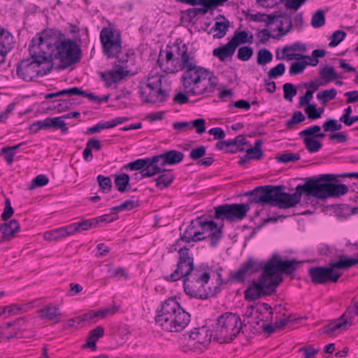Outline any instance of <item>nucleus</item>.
I'll return each mask as SVG.
<instances>
[{"instance_id": "obj_5", "label": "nucleus", "mask_w": 358, "mask_h": 358, "mask_svg": "<svg viewBox=\"0 0 358 358\" xmlns=\"http://www.w3.org/2000/svg\"><path fill=\"white\" fill-rule=\"evenodd\" d=\"M42 43L39 41L38 36L33 38L29 44V50L30 57L22 59L17 67V75L19 78L31 81L34 78L43 76L49 73L53 67L48 57L45 54V49H41Z\"/></svg>"}, {"instance_id": "obj_42", "label": "nucleus", "mask_w": 358, "mask_h": 358, "mask_svg": "<svg viewBox=\"0 0 358 358\" xmlns=\"http://www.w3.org/2000/svg\"><path fill=\"white\" fill-rule=\"evenodd\" d=\"M97 182L101 190L103 192H110L113 187V184L110 177L99 175L97 176Z\"/></svg>"}, {"instance_id": "obj_38", "label": "nucleus", "mask_w": 358, "mask_h": 358, "mask_svg": "<svg viewBox=\"0 0 358 358\" xmlns=\"http://www.w3.org/2000/svg\"><path fill=\"white\" fill-rule=\"evenodd\" d=\"M320 76L326 83L334 80L337 78L336 72L333 66L326 65L320 69Z\"/></svg>"}, {"instance_id": "obj_46", "label": "nucleus", "mask_w": 358, "mask_h": 358, "mask_svg": "<svg viewBox=\"0 0 358 358\" xmlns=\"http://www.w3.org/2000/svg\"><path fill=\"white\" fill-rule=\"evenodd\" d=\"M322 128L325 132H332L341 130L342 129V124L338 123L336 120L328 119L325 122L323 123Z\"/></svg>"}, {"instance_id": "obj_18", "label": "nucleus", "mask_w": 358, "mask_h": 358, "mask_svg": "<svg viewBox=\"0 0 358 358\" xmlns=\"http://www.w3.org/2000/svg\"><path fill=\"white\" fill-rule=\"evenodd\" d=\"M356 312L354 303L352 302V305L347 308L345 313L339 318L324 327V333L331 335L338 329L346 330L348 324H352V320L357 315Z\"/></svg>"}, {"instance_id": "obj_26", "label": "nucleus", "mask_w": 358, "mask_h": 358, "mask_svg": "<svg viewBox=\"0 0 358 358\" xmlns=\"http://www.w3.org/2000/svg\"><path fill=\"white\" fill-rule=\"evenodd\" d=\"M38 312L41 319L55 321V323H58L62 316L58 307L50 305L38 310Z\"/></svg>"}, {"instance_id": "obj_57", "label": "nucleus", "mask_w": 358, "mask_h": 358, "mask_svg": "<svg viewBox=\"0 0 358 358\" xmlns=\"http://www.w3.org/2000/svg\"><path fill=\"white\" fill-rule=\"evenodd\" d=\"M14 214V210L11 206L10 200L8 198H6L5 200V206L3 209V212L1 215V218L3 221H6L10 219Z\"/></svg>"}, {"instance_id": "obj_30", "label": "nucleus", "mask_w": 358, "mask_h": 358, "mask_svg": "<svg viewBox=\"0 0 358 358\" xmlns=\"http://www.w3.org/2000/svg\"><path fill=\"white\" fill-rule=\"evenodd\" d=\"M236 48L241 45L246 43H252L253 41V35L249 34L246 31H236L229 41Z\"/></svg>"}, {"instance_id": "obj_56", "label": "nucleus", "mask_w": 358, "mask_h": 358, "mask_svg": "<svg viewBox=\"0 0 358 358\" xmlns=\"http://www.w3.org/2000/svg\"><path fill=\"white\" fill-rule=\"evenodd\" d=\"M346 36V33L341 30L335 31L332 34V40L329 43L330 47L337 46L341 41H343Z\"/></svg>"}, {"instance_id": "obj_12", "label": "nucleus", "mask_w": 358, "mask_h": 358, "mask_svg": "<svg viewBox=\"0 0 358 358\" xmlns=\"http://www.w3.org/2000/svg\"><path fill=\"white\" fill-rule=\"evenodd\" d=\"M103 52L108 58L117 57L122 52V38L119 31L104 27L100 32Z\"/></svg>"}, {"instance_id": "obj_13", "label": "nucleus", "mask_w": 358, "mask_h": 358, "mask_svg": "<svg viewBox=\"0 0 358 358\" xmlns=\"http://www.w3.org/2000/svg\"><path fill=\"white\" fill-rule=\"evenodd\" d=\"M212 333L209 334L208 329L205 327L195 329L187 337L184 338L185 346L184 351L199 350L203 351L211 341Z\"/></svg>"}, {"instance_id": "obj_45", "label": "nucleus", "mask_w": 358, "mask_h": 358, "mask_svg": "<svg viewBox=\"0 0 358 358\" xmlns=\"http://www.w3.org/2000/svg\"><path fill=\"white\" fill-rule=\"evenodd\" d=\"M253 52V49L250 46L241 47L238 50L237 58L243 62L248 61Z\"/></svg>"}, {"instance_id": "obj_37", "label": "nucleus", "mask_w": 358, "mask_h": 358, "mask_svg": "<svg viewBox=\"0 0 358 358\" xmlns=\"http://www.w3.org/2000/svg\"><path fill=\"white\" fill-rule=\"evenodd\" d=\"M156 179V186L159 189H164L169 187L173 182L174 176L171 171H164Z\"/></svg>"}, {"instance_id": "obj_47", "label": "nucleus", "mask_w": 358, "mask_h": 358, "mask_svg": "<svg viewBox=\"0 0 358 358\" xmlns=\"http://www.w3.org/2000/svg\"><path fill=\"white\" fill-rule=\"evenodd\" d=\"M301 159L300 155L298 153H291L286 152L277 157V160L280 163H289L291 162H296Z\"/></svg>"}, {"instance_id": "obj_24", "label": "nucleus", "mask_w": 358, "mask_h": 358, "mask_svg": "<svg viewBox=\"0 0 358 358\" xmlns=\"http://www.w3.org/2000/svg\"><path fill=\"white\" fill-rule=\"evenodd\" d=\"M20 227L19 222L15 219L2 223L0 225V243L6 241H10L15 237Z\"/></svg>"}, {"instance_id": "obj_63", "label": "nucleus", "mask_w": 358, "mask_h": 358, "mask_svg": "<svg viewBox=\"0 0 358 358\" xmlns=\"http://www.w3.org/2000/svg\"><path fill=\"white\" fill-rule=\"evenodd\" d=\"M1 153L8 164H11L13 163L15 152L10 148V146L2 148Z\"/></svg>"}, {"instance_id": "obj_20", "label": "nucleus", "mask_w": 358, "mask_h": 358, "mask_svg": "<svg viewBox=\"0 0 358 358\" xmlns=\"http://www.w3.org/2000/svg\"><path fill=\"white\" fill-rule=\"evenodd\" d=\"M292 29V18L289 15L284 14L282 20L280 21V24L277 29L279 34L277 36L273 35L268 29H264L259 32L258 37L260 38L261 43H266L269 38L279 39L280 37L286 35Z\"/></svg>"}, {"instance_id": "obj_17", "label": "nucleus", "mask_w": 358, "mask_h": 358, "mask_svg": "<svg viewBox=\"0 0 358 358\" xmlns=\"http://www.w3.org/2000/svg\"><path fill=\"white\" fill-rule=\"evenodd\" d=\"M198 231L201 236H207L210 239L212 247L217 245L222 238V227H218L217 223L213 220H207L203 216L197 217Z\"/></svg>"}, {"instance_id": "obj_54", "label": "nucleus", "mask_w": 358, "mask_h": 358, "mask_svg": "<svg viewBox=\"0 0 358 358\" xmlns=\"http://www.w3.org/2000/svg\"><path fill=\"white\" fill-rule=\"evenodd\" d=\"M107 272L109 274L110 278H118V279H120L122 277H124L125 278H127V274L125 272V270L122 267L113 268L110 265H108Z\"/></svg>"}, {"instance_id": "obj_48", "label": "nucleus", "mask_w": 358, "mask_h": 358, "mask_svg": "<svg viewBox=\"0 0 358 358\" xmlns=\"http://www.w3.org/2000/svg\"><path fill=\"white\" fill-rule=\"evenodd\" d=\"M57 94H58V97L61 96H84L85 91H83L81 88L74 87L69 89H64L62 90H60L59 92H57Z\"/></svg>"}, {"instance_id": "obj_55", "label": "nucleus", "mask_w": 358, "mask_h": 358, "mask_svg": "<svg viewBox=\"0 0 358 358\" xmlns=\"http://www.w3.org/2000/svg\"><path fill=\"white\" fill-rule=\"evenodd\" d=\"M48 182L49 179L45 175L40 174L32 180L29 189H32L36 187L45 186L48 183Z\"/></svg>"}, {"instance_id": "obj_1", "label": "nucleus", "mask_w": 358, "mask_h": 358, "mask_svg": "<svg viewBox=\"0 0 358 358\" xmlns=\"http://www.w3.org/2000/svg\"><path fill=\"white\" fill-rule=\"evenodd\" d=\"M338 178H358V172L344 173L341 175L320 174L308 178L304 184H300L296 187V192L292 194L285 192L284 185L262 187H258L255 191L262 192L258 196V201L271 203L282 209H287L299 203L303 194L308 196H312L320 201L346 194L349 191V187L346 185L331 182H338Z\"/></svg>"}, {"instance_id": "obj_33", "label": "nucleus", "mask_w": 358, "mask_h": 358, "mask_svg": "<svg viewBox=\"0 0 358 358\" xmlns=\"http://www.w3.org/2000/svg\"><path fill=\"white\" fill-rule=\"evenodd\" d=\"M130 177L127 173H122L120 175L115 176V185L117 187V189L122 192H126L131 189V186L129 184Z\"/></svg>"}, {"instance_id": "obj_21", "label": "nucleus", "mask_w": 358, "mask_h": 358, "mask_svg": "<svg viewBox=\"0 0 358 358\" xmlns=\"http://www.w3.org/2000/svg\"><path fill=\"white\" fill-rule=\"evenodd\" d=\"M155 163L161 168V173L166 171L165 166L179 164L183 160L184 154L182 152L171 150L160 155H155Z\"/></svg>"}, {"instance_id": "obj_8", "label": "nucleus", "mask_w": 358, "mask_h": 358, "mask_svg": "<svg viewBox=\"0 0 358 358\" xmlns=\"http://www.w3.org/2000/svg\"><path fill=\"white\" fill-rule=\"evenodd\" d=\"M245 320L241 321L238 315L227 312L220 315L213 327L214 339L220 343H229L240 334L245 326Z\"/></svg>"}, {"instance_id": "obj_34", "label": "nucleus", "mask_w": 358, "mask_h": 358, "mask_svg": "<svg viewBox=\"0 0 358 358\" xmlns=\"http://www.w3.org/2000/svg\"><path fill=\"white\" fill-rule=\"evenodd\" d=\"M331 264L335 271L336 269H348L358 264V258H350L341 255L338 262H331Z\"/></svg>"}, {"instance_id": "obj_32", "label": "nucleus", "mask_w": 358, "mask_h": 358, "mask_svg": "<svg viewBox=\"0 0 358 358\" xmlns=\"http://www.w3.org/2000/svg\"><path fill=\"white\" fill-rule=\"evenodd\" d=\"M229 21L226 20V21H217L215 25L208 31V34H210L213 31H217L216 34L213 35L214 38H222L226 34L229 27Z\"/></svg>"}, {"instance_id": "obj_58", "label": "nucleus", "mask_w": 358, "mask_h": 358, "mask_svg": "<svg viewBox=\"0 0 358 358\" xmlns=\"http://www.w3.org/2000/svg\"><path fill=\"white\" fill-rule=\"evenodd\" d=\"M248 142L243 135H238L234 139L227 140V149H233L237 145H248Z\"/></svg>"}, {"instance_id": "obj_62", "label": "nucleus", "mask_w": 358, "mask_h": 358, "mask_svg": "<svg viewBox=\"0 0 358 358\" xmlns=\"http://www.w3.org/2000/svg\"><path fill=\"white\" fill-rule=\"evenodd\" d=\"M104 334V329L102 327L98 326L94 329L91 330L88 335V340H92L95 343L101 338Z\"/></svg>"}, {"instance_id": "obj_2", "label": "nucleus", "mask_w": 358, "mask_h": 358, "mask_svg": "<svg viewBox=\"0 0 358 358\" xmlns=\"http://www.w3.org/2000/svg\"><path fill=\"white\" fill-rule=\"evenodd\" d=\"M260 270L263 271L261 276L257 280H253L244 292L247 301H253L272 295L283 280L280 271V256L278 255H273L266 263L249 257L238 271L231 273V278L236 282H243L247 277Z\"/></svg>"}, {"instance_id": "obj_43", "label": "nucleus", "mask_w": 358, "mask_h": 358, "mask_svg": "<svg viewBox=\"0 0 358 358\" xmlns=\"http://www.w3.org/2000/svg\"><path fill=\"white\" fill-rule=\"evenodd\" d=\"M325 24L324 12L322 10H317L312 17L311 25L314 28H319Z\"/></svg>"}, {"instance_id": "obj_44", "label": "nucleus", "mask_w": 358, "mask_h": 358, "mask_svg": "<svg viewBox=\"0 0 358 358\" xmlns=\"http://www.w3.org/2000/svg\"><path fill=\"white\" fill-rule=\"evenodd\" d=\"M305 119L306 117L301 111H296L293 113L292 118L285 122V127L287 129H292L295 124L303 122Z\"/></svg>"}, {"instance_id": "obj_35", "label": "nucleus", "mask_w": 358, "mask_h": 358, "mask_svg": "<svg viewBox=\"0 0 358 358\" xmlns=\"http://www.w3.org/2000/svg\"><path fill=\"white\" fill-rule=\"evenodd\" d=\"M262 306L263 307V310L257 308L254 306H248L245 310L243 317L247 318L253 317L255 315L262 314V313L265 311L268 313L271 318L273 315L271 307L266 303H263Z\"/></svg>"}, {"instance_id": "obj_22", "label": "nucleus", "mask_w": 358, "mask_h": 358, "mask_svg": "<svg viewBox=\"0 0 358 358\" xmlns=\"http://www.w3.org/2000/svg\"><path fill=\"white\" fill-rule=\"evenodd\" d=\"M197 218L192 220L189 224L182 232V227H180V240L186 242H198L207 238V236H201L200 232L198 231Z\"/></svg>"}, {"instance_id": "obj_39", "label": "nucleus", "mask_w": 358, "mask_h": 358, "mask_svg": "<svg viewBox=\"0 0 358 358\" xmlns=\"http://www.w3.org/2000/svg\"><path fill=\"white\" fill-rule=\"evenodd\" d=\"M337 91L335 88L322 90L317 94V99L322 103L326 104L329 101L335 99Z\"/></svg>"}, {"instance_id": "obj_4", "label": "nucleus", "mask_w": 358, "mask_h": 358, "mask_svg": "<svg viewBox=\"0 0 358 358\" xmlns=\"http://www.w3.org/2000/svg\"><path fill=\"white\" fill-rule=\"evenodd\" d=\"M185 66L182 76V86L189 95L208 96L218 85V78L208 69L198 66L194 61Z\"/></svg>"}, {"instance_id": "obj_60", "label": "nucleus", "mask_w": 358, "mask_h": 358, "mask_svg": "<svg viewBox=\"0 0 358 358\" xmlns=\"http://www.w3.org/2000/svg\"><path fill=\"white\" fill-rule=\"evenodd\" d=\"M306 50L307 49L306 45L299 41L294 42L290 45H285L282 48V52H286L288 51H299L301 52H305Z\"/></svg>"}, {"instance_id": "obj_10", "label": "nucleus", "mask_w": 358, "mask_h": 358, "mask_svg": "<svg viewBox=\"0 0 358 358\" xmlns=\"http://www.w3.org/2000/svg\"><path fill=\"white\" fill-rule=\"evenodd\" d=\"M210 279V273L201 268L183 280L184 291L192 298L207 299L214 293L206 285Z\"/></svg>"}, {"instance_id": "obj_6", "label": "nucleus", "mask_w": 358, "mask_h": 358, "mask_svg": "<svg viewBox=\"0 0 358 358\" xmlns=\"http://www.w3.org/2000/svg\"><path fill=\"white\" fill-rule=\"evenodd\" d=\"M191 315L176 301L169 298L163 302L157 311L155 322L163 329L169 332H179L187 327Z\"/></svg>"}, {"instance_id": "obj_64", "label": "nucleus", "mask_w": 358, "mask_h": 358, "mask_svg": "<svg viewBox=\"0 0 358 358\" xmlns=\"http://www.w3.org/2000/svg\"><path fill=\"white\" fill-rule=\"evenodd\" d=\"M74 99H59L57 101L59 102L55 107L57 109L58 112L65 111L66 109H69L72 106L71 101Z\"/></svg>"}, {"instance_id": "obj_9", "label": "nucleus", "mask_w": 358, "mask_h": 358, "mask_svg": "<svg viewBox=\"0 0 358 358\" xmlns=\"http://www.w3.org/2000/svg\"><path fill=\"white\" fill-rule=\"evenodd\" d=\"M165 52V62L161 58L162 55L161 50L157 64L166 73H174L184 70V65L194 61V57L190 56L188 48L185 43L182 45L174 43L171 48L167 46Z\"/></svg>"}, {"instance_id": "obj_53", "label": "nucleus", "mask_w": 358, "mask_h": 358, "mask_svg": "<svg viewBox=\"0 0 358 358\" xmlns=\"http://www.w3.org/2000/svg\"><path fill=\"white\" fill-rule=\"evenodd\" d=\"M321 131V127L319 125H313L310 126L299 133L300 137L307 136V137H315L319 131Z\"/></svg>"}, {"instance_id": "obj_50", "label": "nucleus", "mask_w": 358, "mask_h": 358, "mask_svg": "<svg viewBox=\"0 0 358 358\" xmlns=\"http://www.w3.org/2000/svg\"><path fill=\"white\" fill-rule=\"evenodd\" d=\"M284 98L292 101V98L296 94L297 90L292 83H287L283 85Z\"/></svg>"}, {"instance_id": "obj_41", "label": "nucleus", "mask_w": 358, "mask_h": 358, "mask_svg": "<svg viewBox=\"0 0 358 358\" xmlns=\"http://www.w3.org/2000/svg\"><path fill=\"white\" fill-rule=\"evenodd\" d=\"M273 59L272 53L266 48L260 49L257 53V62L259 65H265Z\"/></svg>"}, {"instance_id": "obj_11", "label": "nucleus", "mask_w": 358, "mask_h": 358, "mask_svg": "<svg viewBox=\"0 0 358 358\" xmlns=\"http://www.w3.org/2000/svg\"><path fill=\"white\" fill-rule=\"evenodd\" d=\"M178 254L179 258L176 269L170 275L164 277L166 281L176 282L182 278L184 280L201 269V268L194 266V258L189 255V249L187 247L180 248Z\"/></svg>"}, {"instance_id": "obj_52", "label": "nucleus", "mask_w": 358, "mask_h": 358, "mask_svg": "<svg viewBox=\"0 0 358 358\" xmlns=\"http://www.w3.org/2000/svg\"><path fill=\"white\" fill-rule=\"evenodd\" d=\"M206 148L203 145H201L193 148L189 152V157L195 161H199L201 157L206 155Z\"/></svg>"}, {"instance_id": "obj_59", "label": "nucleus", "mask_w": 358, "mask_h": 358, "mask_svg": "<svg viewBox=\"0 0 358 358\" xmlns=\"http://www.w3.org/2000/svg\"><path fill=\"white\" fill-rule=\"evenodd\" d=\"M285 71V66L283 63H280L275 67L271 69L268 73L270 78H276L282 76Z\"/></svg>"}, {"instance_id": "obj_28", "label": "nucleus", "mask_w": 358, "mask_h": 358, "mask_svg": "<svg viewBox=\"0 0 358 358\" xmlns=\"http://www.w3.org/2000/svg\"><path fill=\"white\" fill-rule=\"evenodd\" d=\"M236 51L234 45L229 41L223 46L215 48L213 50V56L217 57L220 61L225 62L228 58H231Z\"/></svg>"}, {"instance_id": "obj_36", "label": "nucleus", "mask_w": 358, "mask_h": 358, "mask_svg": "<svg viewBox=\"0 0 358 358\" xmlns=\"http://www.w3.org/2000/svg\"><path fill=\"white\" fill-rule=\"evenodd\" d=\"M303 143L306 148L310 153L318 152L322 147V144L320 141L317 140L314 137L303 136Z\"/></svg>"}, {"instance_id": "obj_27", "label": "nucleus", "mask_w": 358, "mask_h": 358, "mask_svg": "<svg viewBox=\"0 0 358 358\" xmlns=\"http://www.w3.org/2000/svg\"><path fill=\"white\" fill-rule=\"evenodd\" d=\"M284 14H282L280 11H275L272 14L266 15L262 13H257L250 15V20L253 22H265L266 27L270 24H273L279 18L282 20Z\"/></svg>"}, {"instance_id": "obj_25", "label": "nucleus", "mask_w": 358, "mask_h": 358, "mask_svg": "<svg viewBox=\"0 0 358 358\" xmlns=\"http://www.w3.org/2000/svg\"><path fill=\"white\" fill-rule=\"evenodd\" d=\"M228 0H196V3H192L190 6L201 5V8H194L196 15H205L209 10L222 6Z\"/></svg>"}, {"instance_id": "obj_15", "label": "nucleus", "mask_w": 358, "mask_h": 358, "mask_svg": "<svg viewBox=\"0 0 358 358\" xmlns=\"http://www.w3.org/2000/svg\"><path fill=\"white\" fill-rule=\"evenodd\" d=\"M162 76L157 73L149 74L148 76V83L146 87L152 92L146 96L143 101L145 103L164 102L166 101L169 94V92L162 88Z\"/></svg>"}, {"instance_id": "obj_61", "label": "nucleus", "mask_w": 358, "mask_h": 358, "mask_svg": "<svg viewBox=\"0 0 358 358\" xmlns=\"http://www.w3.org/2000/svg\"><path fill=\"white\" fill-rule=\"evenodd\" d=\"M191 127H194L196 132L199 134H201L206 131V120L203 118L196 119L192 122H190Z\"/></svg>"}, {"instance_id": "obj_29", "label": "nucleus", "mask_w": 358, "mask_h": 358, "mask_svg": "<svg viewBox=\"0 0 358 358\" xmlns=\"http://www.w3.org/2000/svg\"><path fill=\"white\" fill-rule=\"evenodd\" d=\"M73 234L76 233H80L83 231L88 230L91 228H95L99 224L98 219H92V220H84L80 222H74L70 224Z\"/></svg>"}, {"instance_id": "obj_49", "label": "nucleus", "mask_w": 358, "mask_h": 358, "mask_svg": "<svg viewBox=\"0 0 358 358\" xmlns=\"http://www.w3.org/2000/svg\"><path fill=\"white\" fill-rule=\"evenodd\" d=\"M308 65L307 61L294 62L289 67V73L291 76L297 75L303 72Z\"/></svg>"}, {"instance_id": "obj_51", "label": "nucleus", "mask_w": 358, "mask_h": 358, "mask_svg": "<svg viewBox=\"0 0 358 358\" xmlns=\"http://www.w3.org/2000/svg\"><path fill=\"white\" fill-rule=\"evenodd\" d=\"M57 241L73 235L71 224L54 229Z\"/></svg>"}, {"instance_id": "obj_31", "label": "nucleus", "mask_w": 358, "mask_h": 358, "mask_svg": "<svg viewBox=\"0 0 358 358\" xmlns=\"http://www.w3.org/2000/svg\"><path fill=\"white\" fill-rule=\"evenodd\" d=\"M301 262L292 259L289 260H282L280 257V274L284 273L286 275L293 274L298 268Z\"/></svg>"}, {"instance_id": "obj_16", "label": "nucleus", "mask_w": 358, "mask_h": 358, "mask_svg": "<svg viewBox=\"0 0 358 358\" xmlns=\"http://www.w3.org/2000/svg\"><path fill=\"white\" fill-rule=\"evenodd\" d=\"M155 156L145 159H138L124 166L125 169L131 171H140L141 178H150L156 174L161 173V168L155 163Z\"/></svg>"}, {"instance_id": "obj_3", "label": "nucleus", "mask_w": 358, "mask_h": 358, "mask_svg": "<svg viewBox=\"0 0 358 358\" xmlns=\"http://www.w3.org/2000/svg\"><path fill=\"white\" fill-rule=\"evenodd\" d=\"M38 40L42 43L41 48L45 49V54L51 63L53 59L59 60L61 69H66L80 59V48L73 41H61L57 36L49 34L47 31H43L38 36Z\"/></svg>"}, {"instance_id": "obj_7", "label": "nucleus", "mask_w": 358, "mask_h": 358, "mask_svg": "<svg viewBox=\"0 0 358 358\" xmlns=\"http://www.w3.org/2000/svg\"><path fill=\"white\" fill-rule=\"evenodd\" d=\"M269 185H270L268 186ZM266 186V185H263L262 187ZM258 187H262V186H258L252 190L246 192L244 194L245 196H249L248 203H226L215 207L214 218L216 220H227L229 222H236L246 217L248 213L250 210V203H252L262 206L268 204L271 206H276V205H273L271 203L258 201V196L262 194L261 191H255ZM277 207L280 208L278 206H277Z\"/></svg>"}, {"instance_id": "obj_40", "label": "nucleus", "mask_w": 358, "mask_h": 358, "mask_svg": "<svg viewBox=\"0 0 358 358\" xmlns=\"http://www.w3.org/2000/svg\"><path fill=\"white\" fill-rule=\"evenodd\" d=\"M305 113L309 119L316 120L321 117L324 109L322 108H317L315 104H309L305 108Z\"/></svg>"}, {"instance_id": "obj_23", "label": "nucleus", "mask_w": 358, "mask_h": 358, "mask_svg": "<svg viewBox=\"0 0 358 358\" xmlns=\"http://www.w3.org/2000/svg\"><path fill=\"white\" fill-rule=\"evenodd\" d=\"M13 36L7 30H0V65L5 62L6 56L14 47Z\"/></svg>"}, {"instance_id": "obj_19", "label": "nucleus", "mask_w": 358, "mask_h": 358, "mask_svg": "<svg viewBox=\"0 0 358 358\" xmlns=\"http://www.w3.org/2000/svg\"><path fill=\"white\" fill-rule=\"evenodd\" d=\"M60 129L62 134H67L69 128L66 127V122L63 120V117H47L43 120H39L31 124L29 127L31 132L35 134L40 129Z\"/></svg>"}, {"instance_id": "obj_14", "label": "nucleus", "mask_w": 358, "mask_h": 358, "mask_svg": "<svg viewBox=\"0 0 358 358\" xmlns=\"http://www.w3.org/2000/svg\"><path fill=\"white\" fill-rule=\"evenodd\" d=\"M308 274L314 284H325L327 282H336L342 273L335 271L331 263L327 266H314L308 269Z\"/></svg>"}]
</instances>
